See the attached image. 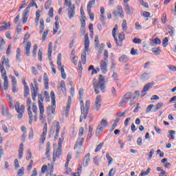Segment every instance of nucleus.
<instances>
[{
    "label": "nucleus",
    "instance_id": "obj_1",
    "mask_svg": "<svg viewBox=\"0 0 176 176\" xmlns=\"http://www.w3.org/2000/svg\"><path fill=\"white\" fill-rule=\"evenodd\" d=\"M93 85L96 94H98V93H100L98 89H100V90L104 91V90H105V78L104 76L100 75L99 81L98 82L96 81V78H94Z\"/></svg>",
    "mask_w": 176,
    "mask_h": 176
},
{
    "label": "nucleus",
    "instance_id": "obj_2",
    "mask_svg": "<svg viewBox=\"0 0 176 176\" xmlns=\"http://www.w3.org/2000/svg\"><path fill=\"white\" fill-rule=\"evenodd\" d=\"M90 46V40L89 39V34L85 35V51L81 54V60L78 63V67L80 65H85L86 64V52H89V47Z\"/></svg>",
    "mask_w": 176,
    "mask_h": 176
},
{
    "label": "nucleus",
    "instance_id": "obj_3",
    "mask_svg": "<svg viewBox=\"0 0 176 176\" xmlns=\"http://www.w3.org/2000/svg\"><path fill=\"white\" fill-rule=\"evenodd\" d=\"M61 127L60 126V122L58 121H54L50 131V137H53V134L56 131L55 140L58 138V133H60V129Z\"/></svg>",
    "mask_w": 176,
    "mask_h": 176
},
{
    "label": "nucleus",
    "instance_id": "obj_4",
    "mask_svg": "<svg viewBox=\"0 0 176 176\" xmlns=\"http://www.w3.org/2000/svg\"><path fill=\"white\" fill-rule=\"evenodd\" d=\"M14 108L16 111L18 113V119H22L23 116H24V112L25 111V106H24L23 104L20 106V102H16L14 104Z\"/></svg>",
    "mask_w": 176,
    "mask_h": 176
},
{
    "label": "nucleus",
    "instance_id": "obj_5",
    "mask_svg": "<svg viewBox=\"0 0 176 176\" xmlns=\"http://www.w3.org/2000/svg\"><path fill=\"white\" fill-rule=\"evenodd\" d=\"M66 6H68V16L69 19H74L75 17V4L72 5V3L71 1H69L68 0H65Z\"/></svg>",
    "mask_w": 176,
    "mask_h": 176
},
{
    "label": "nucleus",
    "instance_id": "obj_6",
    "mask_svg": "<svg viewBox=\"0 0 176 176\" xmlns=\"http://www.w3.org/2000/svg\"><path fill=\"white\" fill-rule=\"evenodd\" d=\"M38 108L40 110V120H41V122H45L46 121V117L45 116V114H43V113L45 112V107H43V103H42V102H43V99H42V98L41 96L38 97ZM42 101V102H41Z\"/></svg>",
    "mask_w": 176,
    "mask_h": 176
},
{
    "label": "nucleus",
    "instance_id": "obj_7",
    "mask_svg": "<svg viewBox=\"0 0 176 176\" xmlns=\"http://www.w3.org/2000/svg\"><path fill=\"white\" fill-rule=\"evenodd\" d=\"M107 126H108V120L102 119L96 129V135H100V134H102L104 129H105Z\"/></svg>",
    "mask_w": 176,
    "mask_h": 176
},
{
    "label": "nucleus",
    "instance_id": "obj_8",
    "mask_svg": "<svg viewBox=\"0 0 176 176\" xmlns=\"http://www.w3.org/2000/svg\"><path fill=\"white\" fill-rule=\"evenodd\" d=\"M31 89H32V98L33 101H35V98L36 97V94L39 90V87L38 85V82L36 79L34 80V84L32 83L31 85Z\"/></svg>",
    "mask_w": 176,
    "mask_h": 176
},
{
    "label": "nucleus",
    "instance_id": "obj_9",
    "mask_svg": "<svg viewBox=\"0 0 176 176\" xmlns=\"http://www.w3.org/2000/svg\"><path fill=\"white\" fill-rule=\"evenodd\" d=\"M1 76L4 80L3 89L8 90V89H9V80H8V76H6V70H5V67H1Z\"/></svg>",
    "mask_w": 176,
    "mask_h": 176
},
{
    "label": "nucleus",
    "instance_id": "obj_10",
    "mask_svg": "<svg viewBox=\"0 0 176 176\" xmlns=\"http://www.w3.org/2000/svg\"><path fill=\"white\" fill-rule=\"evenodd\" d=\"M155 86V82H151L146 84L142 91V97L146 96V91H149L150 89H152Z\"/></svg>",
    "mask_w": 176,
    "mask_h": 176
},
{
    "label": "nucleus",
    "instance_id": "obj_11",
    "mask_svg": "<svg viewBox=\"0 0 176 176\" xmlns=\"http://www.w3.org/2000/svg\"><path fill=\"white\" fill-rule=\"evenodd\" d=\"M113 16H118L120 17V19H124V12H123V8L122 6H117V11L113 12Z\"/></svg>",
    "mask_w": 176,
    "mask_h": 176
},
{
    "label": "nucleus",
    "instance_id": "obj_12",
    "mask_svg": "<svg viewBox=\"0 0 176 176\" xmlns=\"http://www.w3.org/2000/svg\"><path fill=\"white\" fill-rule=\"evenodd\" d=\"M47 134V123H45L44 127L43 129V133L41 136L40 143L45 144V141L46 140V135Z\"/></svg>",
    "mask_w": 176,
    "mask_h": 176
},
{
    "label": "nucleus",
    "instance_id": "obj_13",
    "mask_svg": "<svg viewBox=\"0 0 176 176\" xmlns=\"http://www.w3.org/2000/svg\"><path fill=\"white\" fill-rule=\"evenodd\" d=\"M83 141H85V139L82 138L80 140H78L74 145V149L78 150L76 153L77 155H80V149L83 145Z\"/></svg>",
    "mask_w": 176,
    "mask_h": 176
},
{
    "label": "nucleus",
    "instance_id": "obj_14",
    "mask_svg": "<svg viewBox=\"0 0 176 176\" xmlns=\"http://www.w3.org/2000/svg\"><path fill=\"white\" fill-rule=\"evenodd\" d=\"M116 30H118V25H115V28L112 30V35L116 42L117 46H122L123 45V40L118 41V38H116Z\"/></svg>",
    "mask_w": 176,
    "mask_h": 176
},
{
    "label": "nucleus",
    "instance_id": "obj_15",
    "mask_svg": "<svg viewBox=\"0 0 176 176\" xmlns=\"http://www.w3.org/2000/svg\"><path fill=\"white\" fill-rule=\"evenodd\" d=\"M131 92H128L122 97V100L120 102L121 107H123V105H126V104L129 102V100L131 97Z\"/></svg>",
    "mask_w": 176,
    "mask_h": 176
},
{
    "label": "nucleus",
    "instance_id": "obj_16",
    "mask_svg": "<svg viewBox=\"0 0 176 176\" xmlns=\"http://www.w3.org/2000/svg\"><path fill=\"white\" fill-rule=\"evenodd\" d=\"M90 109V101L87 100L85 103V107H81V113H84L85 115H87L89 113V110Z\"/></svg>",
    "mask_w": 176,
    "mask_h": 176
},
{
    "label": "nucleus",
    "instance_id": "obj_17",
    "mask_svg": "<svg viewBox=\"0 0 176 176\" xmlns=\"http://www.w3.org/2000/svg\"><path fill=\"white\" fill-rule=\"evenodd\" d=\"M95 107L96 111H100L101 107V95H98L95 102Z\"/></svg>",
    "mask_w": 176,
    "mask_h": 176
},
{
    "label": "nucleus",
    "instance_id": "obj_18",
    "mask_svg": "<svg viewBox=\"0 0 176 176\" xmlns=\"http://www.w3.org/2000/svg\"><path fill=\"white\" fill-rule=\"evenodd\" d=\"M31 42H28L25 47V56H28V57H30V55L31 54Z\"/></svg>",
    "mask_w": 176,
    "mask_h": 176
},
{
    "label": "nucleus",
    "instance_id": "obj_19",
    "mask_svg": "<svg viewBox=\"0 0 176 176\" xmlns=\"http://www.w3.org/2000/svg\"><path fill=\"white\" fill-rule=\"evenodd\" d=\"M47 111L50 115H54V113L56 112V103H52L51 106H49Z\"/></svg>",
    "mask_w": 176,
    "mask_h": 176
},
{
    "label": "nucleus",
    "instance_id": "obj_20",
    "mask_svg": "<svg viewBox=\"0 0 176 176\" xmlns=\"http://www.w3.org/2000/svg\"><path fill=\"white\" fill-rule=\"evenodd\" d=\"M30 14V10L26 8L24 10L23 12V24H25L27 23V20H28V14Z\"/></svg>",
    "mask_w": 176,
    "mask_h": 176
},
{
    "label": "nucleus",
    "instance_id": "obj_21",
    "mask_svg": "<svg viewBox=\"0 0 176 176\" xmlns=\"http://www.w3.org/2000/svg\"><path fill=\"white\" fill-rule=\"evenodd\" d=\"M124 10L126 14H129V16H131L133 13H134V11L133 10V8L130 7L129 4H124Z\"/></svg>",
    "mask_w": 176,
    "mask_h": 176
},
{
    "label": "nucleus",
    "instance_id": "obj_22",
    "mask_svg": "<svg viewBox=\"0 0 176 176\" xmlns=\"http://www.w3.org/2000/svg\"><path fill=\"white\" fill-rule=\"evenodd\" d=\"M90 162V153H87L86 156L84 157L82 165L84 167H87L89 166V163Z\"/></svg>",
    "mask_w": 176,
    "mask_h": 176
},
{
    "label": "nucleus",
    "instance_id": "obj_23",
    "mask_svg": "<svg viewBox=\"0 0 176 176\" xmlns=\"http://www.w3.org/2000/svg\"><path fill=\"white\" fill-rule=\"evenodd\" d=\"M28 112L29 116V124H32V120H34V115H32V111H31V106L28 107Z\"/></svg>",
    "mask_w": 176,
    "mask_h": 176
},
{
    "label": "nucleus",
    "instance_id": "obj_24",
    "mask_svg": "<svg viewBox=\"0 0 176 176\" xmlns=\"http://www.w3.org/2000/svg\"><path fill=\"white\" fill-rule=\"evenodd\" d=\"M52 50H53V43L50 42L48 45V51H47L49 60H52V53L53 52Z\"/></svg>",
    "mask_w": 176,
    "mask_h": 176
},
{
    "label": "nucleus",
    "instance_id": "obj_25",
    "mask_svg": "<svg viewBox=\"0 0 176 176\" xmlns=\"http://www.w3.org/2000/svg\"><path fill=\"white\" fill-rule=\"evenodd\" d=\"M44 86L46 90H49V77H47V74H44Z\"/></svg>",
    "mask_w": 176,
    "mask_h": 176
},
{
    "label": "nucleus",
    "instance_id": "obj_26",
    "mask_svg": "<svg viewBox=\"0 0 176 176\" xmlns=\"http://www.w3.org/2000/svg\"><path fill=\"white\" fill-rule=\"evenodd\" d=\"M160 43H162V41H160L159 38H155L151 40L150 45L151 46H157V45H160Z\"/></svg>",
    "mask_w": 176,
    "mask_h": 176
},
{
    "label": "nucleus",
    "instance_id": "obj_27",
    "mask_svg": "<svg viewBox=\"0 0 176 176\" xmlns=\"http://www.w3.org/2000/svg\"><path fill=\"white\" fill-rule=\"evenodd\" d=\"M58 90L62 91V93H65V91H67V87H65V81L62 80L60 82V85L58 87Z\"/></svg>",
    "mask_w": 176,
    "mask_h": 176
},
{
    "label": "nucleus",
    "instance_id": "obj_28",
    "mask_svg": "<svg viewBox=\"0 0 176 176\" xmlns=\"http://www.w3.org/2000/svg\"><path fill=\"white\" fill-rule=\"evenodd\" d=\"M60 155H61V148H57L56 151L55 153H54V155H53L54 162H56V158L60 157Z\"/></svg>",
    "mask_w": 176,
    "mask_h": 176
},
{
    "label": "nucleus",
    "instance_id": "obj_29",
    "mask_svg": "<svg viewBox=\"0 0 176 176\" xmlns=\"http://www.w3.org/2000/svg\"><path fill=\"white\" fill-rule=\"evenodd\" d=\"M96 3V0H91L89 1L87 6V10L88 13H90L91 12V6Z\"/></svg>",
    "mask_w": 176,
    "mask_h": 176
},
{
    "label": "nucleus",
    "instance_id": "obj_30",
    "mask_svg": "<svg viewBox=\"0 0 176 176\" xmlns=\"http://www.w3.org/2000/svg\"><path fill=\"white\" fill-rule=\"evenodd\" d=\"M23 151H24V144L21 143L19 146V159H21L23 157Z\"/></svg>",
    "mask_w": 176,
    "mask_h": 176
},
{
    "label": "nucleus",
    "instance_id": "obj_31",
    "mask_svg": "<svg viewBox=\"0 0 176 176\" xmlns=\"http://www.w3.org/2000/svg\"><path fill=\"white\" fill-rule=\"evenodd\" d=\"M32 111L34 112V113H35V115L34 116V118L37 119L38 118V107H36V105L35 104H33V106H32Z\"/></svg>",
    "mask_w": 176,
    "mask_h": 176
},
{
    "label": "nucleus",
    "instance_id": "obj_32",
    "mask_svg": "<svg viewBox=\"0 0 176 176\" xmlns=\"http://www.w3.org/2000/svg\"><path fill=\"white\" fill-rule=\"evenodd\" d=\"M151 52H153L155 56H159L162 50H160V47H157L152 48Z\"/></svg>",
    "mask_w": 176,
    "mask_h": 176
},
{
    "label": "nucleus",
    "instance_id": "obj_33",
    "mask_svg": "<svg viewBox=\"0 0 176 176\" xmlns=\"http://www.w3.org/2000/svg\"><path fill=\"white\" fill-rule=\"evenodd\" d=\"M164 104L162 102H158V103L155 105V108H154V110H153V112H157V110H158V109H160L163 107Z\"/></svg>",
    "mask_w": 176,
    "mask_h": 176
},
{
    "label": "nucleus",
    "instance_id": "obj_34",
    "mask_svg": "<svg viewBox=\"0 0 176 176\" xmlns=\"http://www.w3.org/2000/svg\"><path fill=\"white\" fill-rule=\"evenodd\" d=\"M1 61H2V65H6V67H9V59L8 58H5V56H3L1 58Z\"/></svg>",
    "mask_w": 176,
    "mask_h": 176
},
{
    "label": "nucleus",
    "instance_id": "obj_35",
    "mask_svg": "<svg viewBox=\"0 0 176 176\" xmlns=\"http://www.w3.org/2000/svg\"><path fill=\"white\" fill-rule=\"evenodd\" d=\"M50 153V142H47L46 146V150H45V155L47 157H50V155H49Z\"/></svg>",
    "mask_w": 176,
    "mask_h": 176
},
{
    "label": "nucleus",
    "instance_id": "obj_36",
    "mask_svg": "<svg viewBox=\"0 0 176 176\" xmlns=\"http://www.w3.org/2000/svg\"><path fill=\"white\" fill-rule=\"evenodd\" d=\"M41 17V10H38L36 12V19H35V23L36 25H38V23L39 22V18Z\"/></svg>",
    "mask_w": 176,
    "mask_h": 176
},
{
    "label": "nucleus",
    "instance_id": "obj_37",
    "mask_svg": "<svg viewBox=\"0 0 176 176\" xmlns=\"http://www.w3.org/2000/svg\"><path fill=\"white\" fill-rule=\"evenodd\" d=\"M119 61L120 63H127V61H129V58H127V56L126 55H122L121 57H120Z\"/></svg>",
    "mask_w": 176,
    "mask_h": 176
},
{
    "label": "nucleus",
    "instance_id": "obj_38",
    "mask_svg": "<svg viewBox=\"0 0 176 176\" xmlns=\"http://www.w3.org/2000/svg\"><path fill=\"white\" fill-rule=\"evenodd\" d=\"M16 60L18 61H20L21 60V50H20V48H17L16 49Z\"/></svg>",
    "mask_w": 176,
    "mask_h": 176
},
{
    "label": "nucleus",
    "instance_id": "obj_39",
    "mask_svg": "<svg viewBox=\"0 0 176 176\" xmlns=\"http://www.w3.org/2000/svg\"><path fill=\"white\" fill-rule=\"evenodd\" d=\"M88 71H92L91 75H94V74H97V72H100V69L97 68V69H96L94 67H89Z\"/></svg>",
    "mask_w": 176,
    "mask_h": 176
},
{
    "label": "nucleus",
    "instance_id": "obj_40",
    "mask_svg": "<svg viewBox=\"0 0 176 176\" xmlns=\"http://www.w3.org/2000/svg\"><path fill=\"white\" fill-rule=\"evenodd\" d=\"M48 34H49V29L45 30L43 34L42 42H45V41H46V38L47 37Z\"/></svg>",
    "mask_w": 176,
    "mask_h": 176
},
{
    "label": "nucleus",
    "instance_id": "obj_41",
    "mask_svg": "<svg viewBox=\"0 0 176 176\" xmlns=\"http://www.w3.org/2000/svg\"><path fill=\"white\" fill-rule=\"evenodd\" d=\"M141 80L145 81V80H148V79H149V74L147 73H144L141 76L140 78Z\"/></svg>",
    "mask_w": 176,
    "mask_h": 176
},
{
    "label": "nucleus",
    "instance_id": "obj_42",
    "mask_svg": "<svg viewBox=\"0 0 176 176\" xmlns=\"http://www.w3.org/2000/svg\"><path fill=\"white\" fill-rule=\"evenodd\" d=\"M28 94H30V87H25L23 91L24 97H28Z\"/></svg>",
    "mask_w": 176,
    "mask_h": 176
},
{
    "label": "nucleus",
    "instance_id": "obj_43",
    "mask_svg": "<svg viewBox=\"0 0 176 176\" xmlns=\"http://www.w3.org/2000/svg\"><path fill=\"white\" fill-rule=\"evenodd\" d=\"M60 23L58 21L55 22V26L53 28L54 34H56L58 31V28L60 27Z\"/></svg>",
    "mask_w": 176,
    "mask_h": 176
},
{
    "label": "nucleus",
    "instance_id": "obj_44",
    "mask_svg": "<svg viewBox=\"0 0 176 176\" xmlns=\"http://www.w3.org/2000/svg\"><path fill=\"white\" fill-rule=\"evenodd\" d=\"M106 157H107V160H109L108 165L109 166L111 165L112 162H113V159L112 158V157L110 156L109 153H106Z\"/></svg>",
    "mask_w": 176,
    "mask_h": 176
},
{
    "label": "nucleus",
    "instance_id": "obj_45",
    "mask_svg": "<svg viewBox=\"0 0 176 176\" xmlns=\"http://www.w3.org/2000/svg\"><path fill=\"white\" fill-rule=\"evenodd\" d=\"M36 50H38V45L36 44H35L33 46V50H32V53L33 57H36Z\"/></svg>",
    "mask_w": 176,
    "mask_h": 176
},
{
    "label": "nucleus",
    "instance_id": "obj_46",
    "mask_svg": "<svg viewBox=\"0 0 176 176\" xmlns=\"http://www.w3.org/2000/svg\"><path fill=\"white\" fill-rule=\"evenodd\" d=\"M111 78L113 80H115V82H118V80H120L119 76L118 75V73H116V72H113Z\"/></svg>",
    "mask_w": 176,
    "mask_h": 176
},
{
    "label": "nucleus",
    "instance_id": "obj_47",
    "mask_svg": "<svg viewBox=\"0 0 176 176\" xmlns=\"http://www.w3.org/2000/svg\"><path fill=\"white\" fill-rule=\"evenodd\" d=\"M50 6H52V0H48L45 2V8L47 10L48 9H50Z\"/></svg>",
    "mask_w": 176,
    "mask_h": 176
},
{
    "label": "nucleus",
    "instance_id": "obj_48",
    "mask_svg": "<svg viewBox=\"0 0 176 176\" xmlns=\"http://www.w3.org/2000/svg\"><path fill=\"white\" fill-rule=\"evenodd\" d=\"M122 28L123 31L127 30V21L125 19L123 20Z\"/></svg>",
    "mask_w": 176,
    "mask_h": 176
},
{
    "label": "nucleus",
    "instance_id": "obj_49",
    "mask_svg": "<svg viewBox=\"0 0 176 176\" xmlns=\"http://www.w3.org/2000/svg\"><path fill=\"white\" fill-rule=\"evenodd\" d=\"M61 53H59L57 56V65L58 67H61Z\"/></svg>",
    "mask_w": 176,
    "mask_h": 176
},
{
    "label": "nucleus",
    "instance_id": "obj_50",
    "mask_svg": "<svg viewBox=\"0 0 176 176\" xmlns=\"http://www.w3.org/2000/svg\"><path fill=\"white\" fill-rule=\"evenodd\" d=\"M162 45L164 47H166L167 45H168V38L165 37L162 41Z\"/></svg>",
    "mask_w": 176,
    "mask_h": 176
},
{
    "label": "nucleus",
    "instance_id": "obj_51",
    "mask_svg": "<svg viewBox=\"0 0 176 176\" xmlns=\"http://www.w3.org/2000/svg\"><path fill=\"white\" fill-rule=\"evenodd\" d=\"M61 76L63 79L67 78V74H65V70H64V67H60Z\"/></svg>",
    "mask_w": 176,
    "mask_h": 176
},
{
    "label": "nucleus",
    "instance_id": "obj_52",
    "mask_svg": "<svg viewBox=\"0 0 176 176\" xmlns=\"http://www.w3.org/2000/svg\"><path fill=\"white\" fill-rule=\"evenodd\" d=\"M50 95H51L52 103L56 104V96L54 95V91H51Z\"/></svg>",
    "mask_w": 176,
    "mask_h": 176
},
{
    "label": "nucleus",
    "instance_id": "obj_53",
    "mask_svg": "<svg viewBox=\"0 0 176 176\" xmlns=\"http://www.w3.org/2000/svg\"><path fill=\"white\" fill-rule=\"evenodd\" d=\"M169 135L172 140H175V131H168Z\"/></svg>",
    "mask_w": 176,
    "mask_h": 176
},
{
    "label": "nucleus",
    "instance_id": "obj_54",
    "mask_svg": "<svg viewBox=\"0 0 176 176\" xmlns=\"http://www.w3.org/2000/svg\"><path fill=\"white\" fill-rule=\"evenodd\" d=\"M149 173H151V169H150V168H148L146 172L144 171V170H142L140 175V176L148 175Z\"/></svg>",
    "mask_w": 176,
    "mask_h": 176
},
{
    "label": "nucleus",
    "instance_id": "obj_55",
    "mask_svg": "<svg viewBox=\"0 0 176 176\" xmlns=\"http://www.w3.org/2000/svg\"><path fill=\"white\" fill-rule=\"evenodd\" d=\"M42 52H43V50H42V48L38 50V58L39 61H42Z\"/></svg>",
    "mask_w": 176,
    "mask_h": 176
},
{
    "label": "nucleus",
    "instance_id": "obj_56",
    "mask_svg": "<svg viewBox=\"0 0 176 176\" xmlns=\"http://www.w3.org/2000/svg\"><path fill=\"white\" fill-rule=\"evenodd\" d=\"M153 107H155V105L149 104L146 109V113H149V112L152 111V109L153 108Z\"/></svg>",
    "mask_w": 176,
    "mask_h": 176
},
{
    "label": "nucleus",
    "instance_id": "obj_57",
    "mask_svg": "<svg viewBox=\"0 0 176 176\" xmlns=\"http://www.w3.org/2000/svg\"><path fill=\"white\" fill-rule=\"evenodd\" d=\"M133 42L137 43L138 45H141V43H142V41L137 38H133Z\"/></svg>",
    "mask_w": 176,
    "mask_h": 176
},
{
    "label": "nucleus",
    "instance_id": "obj_58",
    "mask_svg": "<svg viewBox=\"0 0 176 176\" xmlns=\"http://www.w3.org/2000/svg\"><path fill=\"white\" fill-rule=\"evenodd\" d=\"M18 175L23 176L24 175V167H21L18 171Z\"/></svg>",
    "mask_w": 176,
    "mask_h": 176
},
{
    "label": "nucleus",
    "instance_id": "obj_59",
    "mask_svg": "<svg viewBox=\"0 0 176 176\" xmlns=\"http://www.w3.org/2000/svg\"><path fill=\"white\" fill-rule=\"evenodd\" d=\"M47 170V166L43 165L41 168V174H45L46 171Z\"/></svg>",
    "mask_w": 176,
    "mask_h": 176
},
{
    "label": "nucleus",
    "instance_id": "obj_60",
    "mask_svg": "<svg viewBox=\"0 0 176 176\" xmlns=\"http://www.w3.org/2000/svg\"><path fill=\"white\" fill-rule=\"evenodd\" d=\"M102 146H104V143L101 142L95 149V152H98V151H100V149H101Z\"/></svg>",
    "mask_w": 176,
    "mask_h": 176
},
{
    "label": "nucleus",
    "instance_id": "obj_61",
    "mask_svg": "<svg viewBox=\"0 0 176 176\" xmlns=\"http://www.w3.org/2000/svg\"><path fill=\"white\" fill-rule=\"evenodd\" d=\"M118 39L120 41H124V33L122 32L118 34Z\"/></svg>",
    "mask_w": 176,
    "mask_h": 176
},
{
    "label": "nucleus",
    "instance_id": "obj_62",
    "mask_svg": "<svg viewBox=\"0 0 176 176\" xmlns=\"http://www.w3.org/2000/svg\"><path fill=\"white\" fill-rule=\"evenodd\" d=\"M169 30V34H170L171 36H173V35H174V32H175V30H174V28L170 26L168 28Z\"/></svg>",
    "mask_w": 176,
    "mask_h": 176
},
{
    "label": "nucleus",
    "instance_id": "obj_63",
    "mask_svg": "<svg viewBox=\"0 0 176 176\" xmlns=\"http://www.w3.org/2000/svg\"><path fill=\"white\" fill-rule=\"evenodd\" d=\"M8 113H9V111L8 110V109L3 108L2 109V115H3L5 116L8 115Z\"/></svg>",
    "mask_w": 176,
    "mask_h": 176
},
{
    "label": "nucleus",
    "instance_id": "obj_64",
    "mask_svg": "<svg viewBox=\"0 0 176 176\" xmlns=\"http://www.w3.org/2000/svg\"><path fill=\"white\" fill-rule=\"evenodd\" d=\"M115 173H116L115 168H111L109 172V176L115 175Z\"/></svg>",
    "mask_w": 176,
    "mask_h": 176
}]
</instances>
